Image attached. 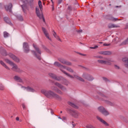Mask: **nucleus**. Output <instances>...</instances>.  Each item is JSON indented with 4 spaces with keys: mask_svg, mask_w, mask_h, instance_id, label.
Instances as JSON below:
<instances>
[{
    "mask_svg": "<svg viewBox=\"0 0 128 128\" xmlns=\"http://www.w3.org/2000/svg\"><path fill=\"white\" fill-rule=\"evenodd\" d=\"M86 128H96L94 126L92 125H88L86 126Z\"/></svg>",
    "mask_w": 128,
    "mask_h": 128,
    "instance_id": "41",
    "label": "nucleus"
},
{
    "mask_svg": "<svg viewBox=\"0 0 128 128\" xmlns=\"http://www.w3.org/2000/svg\"><path fill=\"white\" fill-rule=\"evenodd\" d=\"M66 69V70H68V72H74V70L70 67H66V68H64V70Z\"/></svg>",
    "mask_w": 128,
    "mask_h": 128,
    "instance_id": "26",
    "label": "nucleus"
},
{
    "mask_svg": "<svg viewBox=\"0 0 128 128\" xmlns=\"http://www.w3.org/2000/svg\"><path fill=\"white\" fill-rule=\"evenodd\" d=\"M4 20L6 21V22H7L8 24H10V19H8V18H4Z\"/></svg>",
    "mask_w": 128,
    "mask_h": 128,
    "instance_id": "39",
    "label": "nucleus"
},
{
    "mask_svg": "<svg viewBox=\"0 0 128 128\" xmlns=\"http://www.w3.org/2000/svg\"><path fill=\"white\" fill-rule=\"evenodd\" d=\"M58 60L61 62V64H64L66 60L63 58H58Z\"/></svg>",
    "mask_w": 128,
    "mask_h": 128,
    "instance_id": "27",
    "label": "nucleus"
},
{
    "mask_svg": "<svg viewBox=\"0 0 128 128\" xmlns=\"http://www.w3.org/2000/svg\"><path fill=\"white\" fill-rule=\"evenodd\" d=\"M67 112H74L72 110L70 109V108H67Z\"/></svg>",
    "mask_w": 128,
    "mask_h": 128,
    "instance_id": "44",
    "label": "nucleus"
},
{
    "mask_svg": "<svg viewBox=\"0 0 128 128\" xmlns=\"http://www.w3.org/2000/svg\"><path fill=\"white\" fill-rule=\"evenodd\" d=\"M74 78H76L77 80H80V82H84V80L82 79L81 77L79 76L78 75L74 74V76H72Z\"/></svg>",
    "mask_w": 128,
    "mask_h": 128,
    "instance_id": "24",
    "label": "nucleus"
},
{
    "mask_svg": "<svg viewBox=\"0 0 128 128\" xmlns=\"http://www.w3.org/2000/svg\"><path fill=\"white\" fill-rule=\"evenodd\" d=\"M60 112H62V111H60Z\"/></svg>",
    "mask_w": 128,
    "mask_h": 128,
    "instance_id": "62",
    "label": "nucleus"
},
{
    "mask_svg": "<svg viewBox=\"0 0 128 128\" xmlns=\"http://www.w3.org/2000/svg\"><path fill=\"white\" fill-rule=\"evenodd\" d=\"M48 112H54L52 111V110H49Z\"/></svg>",
    "mask_w": 128,
    "mask_h": 128,
    "instance_id": "54",
    "label": "nucleus"
},
{
    "mask_svg": "<svg viewBox=\"0 0 128 128\" xmlns=\"http://www.w3.org/2000/svg\"><path fill=\"white\" fill-rule=\"evenodd\" d=\"M16 120H18V121L20 120V118L16 117Z\"/></svg>",
    "mask_w": 128,
    "mask_h": 128,
    "instance_id": "52",
    "label": "nucleus"
},
{
    "mask_svg": "<svg viewBox=\"0 0 128 128\" xmlns=\"http://www.w3.org/2000/svg\"><path fill=\"white\" fill-rule=\"evenodd\" d=\"M54 66H58V68H59L60 70H61V72H63L64 74H66V76H68L70 78H74V76H72L66 72L64 70L66 68V66L62 65V64H60V63L58 62H55L54 63Z\"/></svg>",
    "mask_w": 128,
    "mask_h": 128,
    "instance_id": "2",
    "label": "nucleus"
},
{
    "mask_svg": "<svg viewBox=\"0 0 128 128\" xmlns=\"http://www.w3.org/2000/svg\"><path fill=\"white\" fill-rule=\"evenodd\" d=\"M99 44H102V42H100Z\"/></svg>",
    "mask_w": 128,
    "mask_h": 128,
    "instance_id": "59",
    "label": "nucleus"
},
{
    "mask_svg": "<svg viewBox=\"0 0 128 128\" xmlns=\"http://www.w3.org/2000/svg\"><path fill=\"white\" fill-rule=\"evenodd\" d=\"M52 84H54V86H56L58 88H60L62 90H66V87H64V86H62V84L58 82H52Z\"/></svg>",
    "mask_w": 128,
    "mask_h": 128,
    "instance_id": "7",
    "label": "nucleus"
},
{
    "mask_svg": "<svg viewBox=\"0 0 128 128\" xmlns=\"http://www.w3.org/2000/svg\"><path fill=\"white\" fill-rule=\"evenodd\" d=\"M54 10V6L52 5V10Z\"/></svg>",
    "mask_w": 128,
    "mask_h": 128,
    "instance_id": "56",
    "label": "nucleus"
},
{
    "mask_svg": "<svg viewBox=\"0 0 128 128\" xmlns=\"http://www.w3.org/2000/svg\"><path fill=\"white\" fill-rule=\"evenodd\" d=\"M51 90L54 92H56L57 94H62V92L58 88L55 86H51Z\"/></svg>",
    "mask_w": 128,
    "mask_h": 128,
    "instance_id": "10",
    "label": "nucleus"
},
{
    "mask_svg": "<svg viewBox=\"0 0 128 128\" xmlns=\"http://www.w3.org/2000/svg\"><path fill=\"white\" fill-rule=\"evenodd\" d=\"M106 103L107 104H108L111 106H114L115 104L114 102H110V101H106Z\"/></svg>",
    "mask_w": 128,
    "mask_h": 128,
    "instance_id": "30",
    "label": "nucleus"
},
{
    "mask_svg": "<svg viewBox=\"0 0 128 128\" xmlns=\"http://www.w3.org/2000/svg\"><path fill=\"white\" fill-rule=\"evenodd\" d=\"M122 60L124 62L126 68H128V58H124Z\"/></svg>",
    "mask_w": 128,
    "mask_h": 128,
    "instance_id": "23",
    "label": "nucleus"
},
{
    "mask_svg": "<svg viewBox=\"0 0 128 128\" xmlns=\"http://www.w3.org/2000/svg\"><path fill=\"white\" fill-rule=\"evenodd\" d=\"M76 126V124H74V122H72V128H74Z\"/></svg>",
    "mask_w": 128,
    "mask_h": 128,
    "instance_id": "48",
    "label": "nucleus"
},
{
    "mask_svg": "<svg viewBox=\"0 0 128 128\" xmlns=\"http://www.w3.org/2000/svg\"><path fill=\"white\" fill-rule=\"evenodd\" d=\"M84 78H86V80H94V78L92 76L87 74H84L82 76Z\"/></svg>",
    "mask_w": 128,
    "mask_h": 128,
    "instance_id": "8",
    "label": "nucleus"
},
{
    "mask_svg": "<svg viewBox=\"0 0 128 128\" xmlns=\"http://www.w3.org/2000/svg\"><path fill=\"white\" fill-rule=\"evenodd\" d=\"M36 10L37 16H38L40 20H42L43 22H45L44 15L42 14V13H40V8L38 6L36 7Z\"/></svg>",
    "mask_w": 128,
    "mask_h": 128,
    "instance_id": "5",
    "label": "nucleus"
},
{
    "mask_svg": "<svg viewBox=\"0 0 128 128\" xmlns=\"http://www.w3.org/2000/svg\"><path fill=\"white\" fill-rule=\"evenodd\" d=\"M108 20H112V22H116V18H114V17H112V16H109Z\"/></svg>",
    "mask_w": 128,
    "mask_h": 128,
    "instance_id": "32",
    "label": "nucleus"
},
{
    "mask_svg": "<svg viewBox=\"0 0 128 128\" xmlns=\"http://www.w3.org/2000/svg\"><path fill=\"white\" fill-rule=\"evenodd\" d=\"M96 58H102V56H97Z\"/></svg>",
    "mask_w": 128,
    "mask_h": 128,
    "instance_id": "49",
    "label": "nucleus"
},
{
    "mask_svg": "<svg viewBox=\"0 0 128 128\" xmlns=\"http://www.w3.org/2000/svg\"><path fill=\"white\" fill-rule=\"evenodd\" d=\"M108 28H120V26L116 24H108Z\"/></svg>",
    "mask_w": 128,
    "mask_h": 128,
    "instance_id": "19",
    "label": "nucleus"
},
{
    "mask_svg": "<svg viewBox=\"0 0 128 128\" xmlns=\"http://www.w3.org/2000/svg\"><path fill=\"white\" fill-rule=\"evenodd\" d=\"M102 114L104 116H109L110 113L109 112H102Z\"/></svg>",
    "mask_w": 128,
    "mask_h": 128,
    "instance_id": "40",
    "label": "nucleus"
},
{
    "mask_svg": "<svg viewBox=\"0 0 128 128\" xmlns=\"http://www.w3.org/2000/svg\"><path fill=\"white\" fill-rule=\"evenodd\" d=\"M68 104H69V106H72V108H78V107L76 105L74 104L71 102H68Z\"/></svg>",
    "mask_w": 128,
    "mask_h": 128,
    "instance_id": "25",
    "label": "nucleus"
},
{
    "mask_svg": "<svg viewBox=\"0 0 128 128\" xmlns=\"http://www.w3.org/2000/svg\"><path fill=\"white\" fill-rule=\"evenodd\" d=\"M14 80L18 82H21V84H24V80L18 76H15L14 77Z\"/></svg>",
    "mask_w": 128,
    "mask_h": 128,
    "instance_id": "17",
    "label": "nucleus"
},
{
    "mask_svg": "<svg viewBox=\"0 0 128 128\" xmlns=\"http://www.w3.org/2000/svg\"><path fill=\"white\" fill-rule=\"evenodd\" d=\"M33 46L35 48L36 51L32 50L31 51L32 54L36 56L39 60H40L41 58H40V54H42V52L40 51V48L36 46V45L33 44Z\"/></svg>",
    "mask_w": 128,
    "mask_h": 128,
    "instance_id": "3",
    "label": "nucleus"
},
{
    "mask_svg": "<svg viewBox=\"0 0 128 128\" xmlns=\"http://www.w3.org/2000/svg\"><path fill=\"white\" fill-rule=\"evenodd\" d=\"M49 76L52 78H54V80H58V82L62 80V77H58L56 74L52 73H50Z\"/></svg>",
    "mask_w": 128,
    "mask_h": 128,
    "instance_id": "9",
    "label": "nucleus"
},
{
    "mask_svg": "<svg viewBox=\"0 0 128 128\" xmlns=\"http://www.w3.org/2000/svg\"><path fill=\"white\" fill-rule=\"evenodd\" d=\"M0 64L4 66V68L8 70H10V68L8 65H6V63H4V62L2 60H0Z\"/></svg>",
    "mask_w": 128,
    "mask_h": 128,
    "instance_id": "18",
    "label": "nucleus"
},
{
    "mask_svg": "<svg viewBox=\"0 0 128 128\" xmlns=\"http://www.w3.org/2000/svg\"><path fill=\"white\" fill-rule=\"evenodd\" d=\"M68 10H72V6H68Z\"/></svg>",
    "mask_w": 128,
    "mask_h": 128,
    "instance_id": "47",
    "label": "nucleus"
},
{
    "mask_svg": "<svg viewBox=\"0 0 128 128\" xmlns=\"http://www.w3.org/2000/svg\"><path fill=\"white\" fill-rule=\"evenodd\" d=\"M98 48V46H96L94 47H90V48H92L93 50H95V48Z\"/></svg>",
    "mask_w": 128,
    "mask_h": 128,
    "instance_id": "43",
    "label": "nucleus"
},
{
    "mask_svg": "<svg viewBox=\"0 0 128 128\" xmlns=\"http://www.w3.org/2000/svg\"><path fill=\"white\" fill-rule=\"evenodd\" d=\"M59 118H60V117H59Z\"/></svg>",
    "mask_w": 128,
    "mask_h": 128,
    "instance_id": "64",
    "label": "nucleus"
},
{
    "mask_svg": "<svg viewBox=\"0 0 128 128\" xmlns=\"http://www.w3.org/2000/svg\"><path fill=\"white\" fill-rule=\"evenodd\" d=\"M70 114L74 118H78V113L77 112H71Z\"/></svg>",
    "mask_w": 128,
    "mask_h": 128,
    "instance_id": "29",
    "label": "nucleus"
},
{
    "mask_svg": "<svg viewBox=\"0 0 128 128\" xmlns=\"http://www.w3.org/2000/svg\"><path fill=\"white\" fill-rule=\"evenodd\" d=\"M22 7L23 11L24 12L26 10V4H23L22 6Z\"/></svg>",
    "mask_w": 128,
    "mask_h": 128,
    "instance_id": "38",
    "label": "nucleus"
},
{
    "mask_svg": "<svg viewBox=\"0 0 128 128\" xmlns=\"http://www.w3.org/2000/svg\"><path fill=\"white\" fill-rule=\"evenodd\" d=\"M114 68H115L116 70H120V66H118V65H114Z\"/></svg>",
    "mask_w": 128,
    "mask_h": 128,
    "instance_id": "42",
    "label": "nucleus"
},
{
    "mask_svg": "<svg viewBox=\"0 0 128 128\" xmlns=\"http://www.w3.org/2000/svg\"><path fill=\"white\" fill-rule=\"evenodd\" d=\"M22 88H24V90H27V92H34V89L33 88L30 87V86H28V87H24L22 86Z\"/></svg>",
    "mask_w": 128,
    "mask_h": 128,
    "instance_id": "20",
    "label": "nucleus"
},
{
    "mask_svg": "<svg viewBox=\"0 0 128 128\" xmlns=\"http://www.w3.org/2000/svg\"><path fill=\"white\" fill-rule=\"evenodd\" d=\"M126 28H128V24L126 26Z\"/></svg>",
    "mask_w": 128,
    "mask_h": 128,
    "instance_id": "61",
    "label": "nucleus"
},
{
    "mask_svg": "<svg viewBox=\"0 0 128 128\" xmlns=\"http://www.w3.org/2000/svg\"><path fill=\"white\" fill-rule=\"evenodd\" d=\"M42 32L44 33V34L48 38V40H50V35L48 34V31H46V30L44 28H42Z\"/></svg>",
    "mask_w": 128,
    "mask_h": 128,
    "instance_id": "15",
    "label": "nucleus"
},
{
    "mask_svg": "<svg viewBox=\"0 0 128 128\" xmlns=\"http://www.w3.org/2000/svg\"><path fill=\"white\" fill-rule=\"evenodd\" d=\"M61 80H62L64 84H65V86H68V81L66 79H64L62 78Z\"/></svg>",
    "mask_w": 128,
    "mask_h": 128,
    "instance_id": "28",
    "label": "nucleus"
},
{
    "mask_svg": "<svg viewBox=\"0 0 128 128\" xmlns=\"http://www.w3.org/2000/svg\"><path fill=\"white\" fill-rule=\"evenodd\" d=\"M23 48L24 52L28 54L30 52V47L28 46V44L26 42H24L23 44Z\"/></svg>",
    "mask_w": 128,
    "mask_h": 128,
    "instance_id": "6",
    "label": "nucleus"
},
{
    "mask_svg": "<svg viewBox=\"0 0 128 128\" xmlns=\"http://www.w3.org/2000/svg\"><path fill=\"white\" fill-rule=\"evenodd\" d=\"M79 54H80V56H86V54H81V53H78Z\"/></svg>",
    "mask_w": 128,
    "mask_h": 128,
    "instance_id": "55",
    "label": "nucleus"
},
{
    "mask_svg": "<svg viewBox=\"0 0 128 128\" xmlns=\"http://www.w3.org/2000/svg\"><path fill=\"white\" fill-rule=\"evenodd\" d=\"M11 118H12V116Z\"/></svg>",
    "mask_w": 128,
    "mask_h": 128,
    "instance_id": "63",
    "label": "nucleus"
},
{
    "mask_svg": "<svg viewBox=\"0 0 128 128\" xmlns=\"http://www.w3.org/2000/svg\"><path fill=\"white\" fill-rule=\"evenodd\" d=\"M103 46H110V44H106L105 43L103 44Z\"/></svg>",
    "mask_w": 128,
    "mask_h": 128,
    "instance_id": "46",
    "label": "nucleus"
},
{
    "mask_svg": "<svg viewBox=\"0 0 128 128\" xmlns=\"http://www.w3.org/2000/svg\"><path fill=\"white\" fill-rule=\"evenodd\" d=\"M22 106L23 108H26V106H24V104H22Z\"/></svg>",
    "mask_w": 128,
    "mask_h": 128,
    "instance_id": "51",
    "label": "nucleus"
},
{
    "mask_svg": "<svg viewBox=\"0 0 128 128\" xmlns=\"http://www.w3.org/2000/svg\"><path fill=\"white\" fill-rule=\"evenodd\" d=\"M41 92L44 94L45 96L48 98H56L58 100H62V97L58 96V94L54 93V92L52 90H41Z\"/></svg>",
    "mask_w": 128,
    "mask_h": 128,
    "instance_id": "1",
    "label": "nucleus"
},
{
    "mask_svg": "<svg viewBox=\"0 0 128 128\" xmlns=\"http://www.w3.org/2000/svg\"><path fill=\"white\" fill-rule=\"evenodd\" d=\"M53 36L54 38H58V40H60V38L58 36H56V33L54 31Z\"/></svg>",
    "mask_w": 128,
    "mask_h": 128,
    "instance_id": "35",
    "label": "nucleus"
},
{
    "mask_svg": "<svg viewBox=\"0 0 128 128\" xmlns=\"http://www.w3.org/2000/svg\"><path fill=\"white\" fill-rule=\"evenodd\" d=\"M98 54L104 56H110V54H112V52L108 51H100L98 52Z\"/></svg>",
    "mask_w": 128,
    "mask_h": 128,
    "instance_id": "14",
    "label": "nucleus"
},
{
    "mask_svg": "<svg viewBox=\"0 0 128 128\" xmlns=\"http://www.w3.org/2000/svg\"><path fill=\"white\" fill-rule=\"evenodd\" d=\"M96 118L99 122H100L102 124H104V126H108V124L104 120H102V118H100V117L96 116Z\"/></svg>",
    "mask_w": 128,
    "mask_h": 128,
    "instance_id": "13",
    "label": "nucleus"
},
{
    "mask_svg": "<svg viewBox=\"0 0 128 128\" xmlns=\"http://www.w3.org/2000/svg\"><path fill=\"white\" fill-rule=\"evenodd\" d=\"M0 54H2V56H6V51L4 48L0 47Z\"/></svg>",
    "mask_w": 128,
    "mask_h": 128,
    "instance_id": "21",
    "label": "nucleus"
},
{
    "mask_svg": "<svg viewBox=\"0 0 128 128\" xmlns=\"http://www.w3.org/2000/svg\"><path fill=\"white\" fill-rule=\"evenodd\" d=\"M98 110L100 112H108V111H106V110L104 106L98 107Z\"/></svg>",
    "mask_w": 128,
    "mask_h": 128,
    "instance_id": "22",
    "label": "nucleus"
},
{
    "mask_svg": "<svg viewBox=\"0 0 128 128\" xmlns=\"http://www.w3.org/2000/svg\"><path fill=\"white\" fill-rule=\"evenodd\" d=\"M103 80H105L106 82L108 80V79L106 78H103Z\"/></svg>",
    "mask_w": 128,
    "mask_h": 128,
    "instance_id": "50",
    "label": "nucleus"
},
{
    "mask_svg": "<svg viewBox=\"0 0 128 128\" xmlns=\"http://www.w3.org/2000/svg\"><path fill=\"white\" fill-rule=\"evenodd\" d=\"M98 62H99V64H106V61L105 60H98Z\"/></svg>",
    "mask_w": 128,
    "mask_h": 128,
    "instance_id": "33",
    "label": "nucleus"
},
{
    "mask_svg": "<svg viewBox=\"0 0 128 128\" xmlns=\"http://www.w3.org/2000/svg\"><path fill=\"white\" fill-rule=\"evenodd\" d=\"M51 0L52 2V4H54V2H52V0Z\"/></svg>",
    "mask_w": 128,
    "mask_h": 128,
    "instance_id": "58",
    "label": "nucleus"
},
{
    "mask_svg": "<svg viewBox=\"0 0 128 128\" xmlns=\"http://www.w3.org/2000/svg\"><path fill=\"white\" fill-rule=\"evenodd\" d=\"M78 32H82V30H80Z\"/></svg>",
    "mask_w": 128,
    "mask_h": 128,
    "instance_id": "57",
    "label": "nucleus"
},
{
    "mask_svg": "<svg viewBox=\"0 0 128 128\" xmlns=\"http://www.w3.org/2000/svg\"><path fill=\"white\" fill-rule=\"evenodd\" d=\"M112 61L110 58H105V64H108V66H110Z\"/></svg>",
    "mask_w": 128,
    "mask_h": 128,
    "instance_id": "16",
    "label": "nucleus"
},
{
    "mask_svg": "<svg viewBox=\"0 0 128 128\" xmlns=\"http://www.w3.org/2000/svg\"><path fill=\"white\" fill-rule=\"evenodd\" d=\"M12 3H10L8 5L5 6V10H7V12H12Z\"/></svg>",
    "mask_w": 128,
    "mask_h": 128,
    "instance_id": "11",
    "label": "nucleus"
},
{
    "mask_svg": "<svg viewBox=\"0 0 128 128\" xmlns=\"http://www.w3.org/2000/svg\"><path fill=\"white\" fill-rule=\"evenodd\" d=\"M38 4L40 9L42 12V1L39 0Z\"/></svg>",
    "mask_w": 128,
    "mask_h": 128,
    "instance_id": "31",
    "label": "nucleus"
},
{
    "mask_svg": "<svg viewBox=\"0 0 128 128\" xmlns=\"http://www.w3.org/2000/svg\"><path fill=\"white\" fill-rule=\"evenodd\" d=\"M62 0H58V4H62Z\"/></svg>",
    "mask_w": 128,
    "mask_h": 128,
    "instance_id": "53",
    "label": "nucleus"
},
{
    "mask_svg": "<svg viewBox=\"0 0 128 128\" xmlns=\"http://www.w3.org/2000/svg\"><path fill=\"white\" fill-rule=\"evenodd\" d=\"M116 8H118V6H116Z\"/></svg>",
    "mask_w": 128,
    "mask_h": 128,
    "instance_id": "60",
    "label": "nucleus"
},
{
    "mask_svg": "<svg viewBox=\"0 0 128 128\" xmlns=\"http://www.w3.org/2000/svg\"><path fill=\"white\" fill-rule=\"evenodd\" d=\"M18 18L20 20H23L22 16L18 17Z\"/></svg>",
    "mask_w": 128,
    "mask_h": 128,
    "instance_id": "45",
    "label": "nucleus"
},
{
    "mask_svg": "<svg viewBox=\"0 0 128 128\" xmlns=\"http://www.w3.org/2000/svg\"><path fill=\"white\" fill-rule=\"evenodd\" d=\"M9 36H10V34H8V32H4V38H8Z\"/></svg>",
    "mask_w": 128,
    "mask_h": 128,
    "instance_id": "34",
    "label": "nucleus"
},
{
    "mask_svg": "<svg viewBox=\"0 0 128 128\" xmlns=\"http://www.w3.org/2000/svg\"><path fill=\"white\" fill-rule=\"evenodd\" d=\"M6 62L8 64L11 66H12V70H14L15 72H20V69L18 67V66L14 63L10 61V60L8 59H4Z\"/></svg>",
    "mask_w": 128,
    "mask_h": 128,
    "instance_id": "4",
    "label": "nucleus"
},
{
    "mask_svg": "<svg viewBox=\"0 0 128 128\" xmlns=\"http://www.w3.org/2000/svg\"><path fill=\"white\" fill-rule=\"evenodd\" d=\"M64 64H66V66H72V62H68L66 60Z\"/></svg>",
    "mask_w": 128,
    "mask_h": 128,
    "instance_id": "36",
    "label": "nucleus"
},
{
    "mask_svg": "<svg viewBox=\"0 0 128 128\" xmlns=\"http://www.w3.org/2000/svg\"><path fill=\"white\" fill-rule=\"evenodd\" d=\"M8 56L10 58L13 60H14V62H20V59H18V58L16 56L14 55L13 54H10Z\"/></svg>",
    "mask_w": 128,
    "mask_h": 128,
    "instance_id": "12",
    "label": "nucleus"
},
{
    "mask_svg": "<svg viewBox=\"0 0 128 128\" xmlns=\"http://www.w3.org/2000/svg\"><path fill=\"white\" fill-rule=\"evenodd\" d=\"M4 90V86L0 83V90Z\"/></svg>",
    "mask_w": 128,
    "mask_h": 128,
    "instance_id": "37",
    "label": "nucleus"
}]
</instances>
